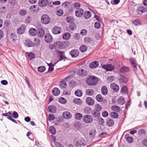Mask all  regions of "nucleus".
<instances>
[{
  "instance_id": "obj_1",
  "label": "nucleus",
  "mask_w": 147,
  "mask_h": 147,
  "mask_svg": "<svg viewBox=\"0 0 147 147\" xmlns=\"http://www.w3.org/2000/svg\"><path fill=\"white\" fill-rule=\"evenodd\" d=\"M98 81L97 78L94 76H90L86 80V83L89 85H95L97 84Z\"/></svg>"
},
{
  "instance_id": "obj_2",
  "label": "nucleus",
  "mask_w": 147,
  "mask_h": 147,
  "mask_svg": "<svg viewBox=\"0 0 147 147\" xmlns=\"http://www.w3.org/2000/svg\"><path fill=\"white\" fill-rule=\"evenodd\" d=\"M71 76H67L65 78L61 80L59 83V86L60 88L62 89H65L67 86V84L66 81H69L72 77Z\"/></svg>"
},
{
  "instance_id": "obj_3",
  "label": "nucleus",
  "mask_w": 147,
  "mask_h": 147,
  "mask_svg": "<svg viewBox=\"0 0 147 147\" xmlns=\"http://www.w3.org/2000/svg\"><path fill=\"white\" fill-rule=\"evenodd\" d=\"M82 119L85 123L87 124L92 123L93 120V117L92 116L88 115H85L83 116Z\"/></svg>"
},
{
  "instance_id": "obj_4",
  "label": "nucleus",
  "mask_w": 147,
  "mask_h": 147,
  "mask_svg": "<svg viewBox=\"0 0 147 147\" xmlns=\"http://www.w3.org/2000/svg\"><path fill=\"white\" fill-rule=\"evenodd\" d=\"M55 49H64L67 47V44L65 42L58 41L55 43Z\"/></svg>"
},
{
  "instance_id": "obj_5",
  "label": "nucleus",
  "mask_w": 147,
  "mask_h": 147,
  "mask_svg": "<svg viewBox=\"0 0 147 147\" xmlns=\"http://www.w3.org/2000/svg\"><path fill=\"white\" fill-rule=\"evenodd\" d=\"M41 22L43 24H47L50 22V18L48 16L45 14L42 15L41 18Z\"/></svg>"
},
{
  "instance_id": "obj_6",
  "label": "nucleus",
  "mask_w": 147,
  "mask_h": 147,
  "mask_svg": "<svg viewBox=\"0 0 147 147\" xmlns=\"http://www.w3.org/2000/svg\"><path fill=\"white\" fill-rule=\"evenodd\" d=\"M86 141L83 138H81L79 141L77 142L76 144V146L77 147H82L86 145Z\"/></svg>"
},
{
  "instance_id": "obj_7",
  "label": "nucleus",
  "mask_w": 147,
  "mask_h": 147,
  "mask_svg": "<svg viewBox=\"0 0 147 147\" xmlns=\"http://www.w3.org/2000/svg\"><path fill=\"white\" fill-rule=\"evenodd\" d=\"M102 67L107 71H112L115 69L114 66L111 64L103 65Z\"/></svg>"
},
{
  "instance_id": "obj_8",
  "label": "nucleus",
  "mask_w": 147,
  "mask_h": 147,
  "mask_svg": "<svg viewBox=\"0 0 147 147\" xmlns=\"http://www.w3.org/2000/svg\"><path fill=\"white\" fill-rule=\"evenodd\" d=\"M26 29V26L24 24H22L17 30V33L19 34H22L24 32Z\"/></svg>"
},
{
  "instance_id": "obj_9",
  "label": "nucleus",
  "mask_w": 147,
  "mask_h": 147,
  "mask_svg": "<svg viewBox=\"0 0 147 147\" xmlns=\"http://www.w3.org/2000/svg\"><path fill=\"white\" fill-rule=\"evenodd\" d=\"M136 11L139 15H141L143 13L147 12V8H145L143 7L140 6L136 9Z\"/></svg>"
},
{
  "instance_id": "obj_10",
  "label": "nucleus",
  "mask_w": 147,
  "mask_h": 147,
  "mask_svg": "<svg viewBox=\"0 0 147 147\" xmlns=\"http://www.w3.org/2000/svg\"><path fill=\"white\" fill-rule=\"evenodd\" d=\"M61 30V28L59 26H56L52 28V31L53 34H56L60 33Z\"/></svg>"
},
{
  "instance_id": "obj_11",
  "label": "nucleus",
  "mask_w": 147,
  "mask_h": 147,
  "mask_svg": "<svg viewBox=\"0 0 147 147\" xmlns=\"http://www.w3.org/2000/svg\"><path fill=\"white\" fill-rule=\"evenodd\" d=\"M77 74L79 76L84 77L87 74V71L83 69H79L77 71Z\"/></svg>"
},
{
  "instance_id": "obj_12",
  "label": "nucleus",
  "mask_w": 147,
  "mask_h": 147,
  "mask_svg": "<svg viewBox=\"0 0 147 147\" xmlns=\"http://www.w3.org/2000/svg\"><path fill=\"white\" fill-rule=\"evenodd\" d=\"M84 13V11L81 8H79L77 9L75 11L76 16L78 17H81Z\"/></svg>"
},
{
  "instance_id": "obj_13",
  "label": "nucleus",
  "mask_w": 147,
  "mask_h": 147,
  "mask_svg": "<svg viewBox=\"0 0 147 147\" xmlns=\"http://www.w3.org/2000/svg\"><path fill=\"white\" fill-rule=\"evenodd\" d=\"M64 118L66 119H69L72 118V115L68 111H65L62 114Z\"/></svg>"
},
{
  "instance_id": "obj_14",
  "label": "nucleus",
  "mask_w": 147,
  "mask_h": 147,
  "mask_svg": "<svg viewBox=\"0 0 147 147\" xmlns=\"http://www.w3.org/2000/svg\"><path fill=\"white\" fill-rule=\"evenodd\" d=\"M45 38L46 42L47 43L51 42L53 40L52 36L49 34H46Z\"/></svg>"
},
{
  "instance_id": "obj_15",
  "label": "nucleus",
  "mask_w": 147,
  "mask_h": 147,
  "mask_svg": "<svg viewBox=\"0 0 147 147\" xmlns=\"http://www.w3.org/2000/svg\"><path fill=\"white\" fill-rule=\"evenodd\" d=\"M70 54L72 57H76L79 55V51L76 49L72 50L70 51Z\"/></svg>"
},
{
  "instance_id": "obj_16",
  "label": "nucleus",
  "mask_w": 147,
  "mask_h": 147,
  "mask_svg": "<svg viewBox=\"0 0 147 147\" xmlns=\"http://www.w3.org/2000/svg\"><path fill=\"white\" fill-rule=\"evenodd\" d=\"M99 63L97 61H95L91 62L90 64L89 67L91 69H94L98 67Z\"/></svg>"
},
{
  "instance_id": "obj_17",
  "label": "nucleus",
  "mask_w": 147,
  "mask_h": 147,
  "mask_svg": "<svg viewBox=\"0 0 147 147\" xmlns=\"http://www.w3.org/2000/svg\"><path fill=\"white\" fill-rule=\"evenodd\" d=\"M110 87L115 92H117L119 90V86L115 83H111L110 85Z\"/></svg>"
},
{
  "instance_id": "obj_18",
  "label": "nucleus",
  "mask_w": 147,
  "mask_h": 147,
  "mask_svg": "<svg viewBox=\"0 0 147 147\" xmlns=\"http://www.w3.org/2000/svg\"><path fill=\"white\" fill-rule=\"evenodd\" d=\"M86 102L88 105L90 106L93 105L94 103V100L90 97H88L86 98Z\"/></svg>"
},
{
  "instance_id": "obj_19",
  "label": "nucleus",
  "mask_w": 147,
  "mask_h": 147,
  "mask_svg": "<svg viewBox=\"0 0 147 147\" xmlns=\"http://www.w3.org/2000/svg\"><path fill=\"white\" fill-rule=\"evenodd\" d=\"M29 11L32 13H37L38 11V9L37 6L32 5L29 7Z\"/></svg>"
},
{
  "instance_id": "obj_20",
  "label": "nucleus",
  "mask_w": 147,
  "mask_h": 147,
  "mask_svg": "<svg viewBox=\"0 0 147 147\" xmlns=\"http://www.w3.org/2000/svg\"><path fill=\"white\" fill-rule=\"evenodd\" d=\"M48 2V0H40L38 2V5L40 7H44L46 6Z\"/></svg>"
},
{
  "instance_id": "obj_21",
  "label": "nucleus",
  "mask_w": 147,
  "mask_h": 147,
  "mask_svg": "<svg viewBox=\"0 0 147 147\" xmlns=\"http://www.w3.org/2000/svg\"><path fill=\"white\" fill-rule=\"evenodd\" d=\"M57 54L58 56L60 58L59 61H61L63 59L66 58L65 55V52L63 51H57Z\"/></svg>"
},
{
  "instance_id": "obj_22",
  "label": "nucleus",
  "mask_w": 147,
  "mask_h": 147,
  "mask_svg": "<svg viewBox=\"0 0 147 147\" xmlns=\"http://www.w3.org/2000/svg\"><path fill=\"white\" fill-rule=\"evenodd\" d=\"M29 34L31 36H35L37 34V32L36 30L34 28H30L29 31Z\"/></svg>"
},
{
  "instance_id": "obj_23",
  "label": "nucleus",
  "mask_w": 147,
  "mask_h": 147,
  "mask_svg": "<svg viewBox=\"0 0 147 147\" xmlns=\"http://www.w3.org/2000/svg\"><path fill=\"white\" fill-rule=\"evenodd\" d=\"M91 113L92 116L95 118H98L100 115V112L94 110L92 111Z\"/></svg>"
},
{
  "instance_id": "obj_24",
  "label": "nucleus",
  "mask_w": 147,
  "mask_h": 147,
  "mask_svg": "<svg viewBox=\"0 0 147 147\" xmlns=\"http://www.w3.org/2000/svg\"><path fill=\"white\" fill-rule=\"evenodd\" d=\"M129 70V68L125 66L122 67L119 69V71L121 73L127 72Z\"/></svg>"
},
{
  "instance_id": "obj_25",
  "label": "nucleus",
  "mask_w": 147,
  "mask_h": 147,
  "mask_svg": "<svg viewBox=\"0 0 147 147\" xmlns=\"http://www.w3.org/2000/svg\"><path fill=\"white\" fill-rule=\"evenodd\" d=\"M45 31L42 28L39 29L38 33V36L40 37H42L44 36L45 35Z\"/></svg>"
},
{
  "instance_id": "obj_26",
  "label": "nucleus",
  "mask_w": 147,
  "mask_h": 147,
  "mask_svg": "<svg viewBox=\"0 0 147 147\" xmlns=\"http://www.w3.org/2000/svg\"><path fill=\"white\" fill-rule=\"evenodd\" d=\"M101 93L102 94L104 95H106L108 92V90L106 86H102L101 89Z\"/></svg>"
},
{
  "instance_id": "obj_27",
  "label": "nucleus",
  "mask_w": 147,
  "mask_h": 147,
  "mask_svg": "<svg viewBox=\"0 0 147 147\" xmlns=\"http://www.w3.org/2000/svg\"><path fill=\"white\" fill-rule=\"evenodd\" d=\"M117 102L118 104L122 105L125 103V100L123 97L121 96L118 99Z\"/></svg>"
},
{
  "instance_id": "obj_28",
  "label": "nucleus",
  "mask_w": 147,
  "mask_h": 147,
  "mask_svg": "<svg viewBox=\"0 0 147 147\" xmlns=\"http://www.w3.org/2000/svg\"><path fill=\"white\" fill-rule=\"evenodd\" d=\"M53 94L55 96H57L59 95L60 93V91L59 89L56 88H53L52 90Z\"/></svg>"
},
{
  "instance_id": "obj_29",
  "label": "nucleus",
  "mask_w": 147,
  "mask_h": 147,
  "mask_svg": "<svg viewBox=\"0 0 147 147\" xmlns=\"http://www.w3.org/2000/svg\"><path fill=\"white\" fill-rule=\"evenodd\" d=\"M48 110L49 112L55 113L57 109L55 106L53 105L49 107Z\"/></svg>"
},
{
  "instance_id": "obj_30",
  "label": "nucleus",
  "mask_w": 147,
  "mask_h": 147,
  "mask_svg": "<svg viewBox=\"0 0 147 147\" xmlns=\"http://www.w3.org/2000/svg\"><path fill=\"white\" fill-rule=\"evenodd\" d=\"M74 118L78 120H80L82 117V115L80 113H76L74 115Z\"/></svg>"
},
{
  "instance_id": "obj_31",
  "label": "nucleus",
  "mask_w": 147,
  "mask_h": 147,
  "mask_svg": "<svg viewBox=\"0 0 147 147\" xmlns=\"http://www.w3.org/2000/svg\"><path fill=\"white\" fill-rule=\"evenodd\" d=\"M112 110L114 111L119 112L120 111V107L116 105H114L111 107Z\"/></svg>"
},
{
  "instance_id": "obj_32",
  "label": "nucleus",
  "mask_w": 147,
  "mask_h": 147,
  "mask_svg": "<svg viewBox=\"0 0 147 147\" xmlns=\"http://www.w3.org/2000/svg\"><path fill=\"white\" fill-rule=\"evenodd\" d=\"M92 16L91 13L89 11H86L84 13V17L86 19H88L90 18Z\"/></svg>"
},
{
  "instance_id": "obj_33",
  "label": "nucleus",
  "mask_w": 147,
  "mask_h": 147,
  "mask_svg": "<svg viewBox=\"0 0 147 147\" xmlns=\"http://www.w3.org/2000/svg\"><path fill=\"white\" fill-rule=\"evenodd\" d=\"M84 111L85 114H90L92 112L91 109L88 107H86L84 108Z\"/></svg>"
},
{
  "instance_id": "obj_34",
  "label": "nucleus",
  "mask_w": 147,
  "mask_h": 147,
  "mask_svg": "<svg viewBox=\"0 0 147 147\" xmlns=\"http://www.w3.org/2000/svg\"><path fill=\"white\" fill-rule=\"evenodd\" d=\"M114 123V121L113 120L111 119H108L107 120V125L111 127L113 125Z\"/></svg>"
},
{
  "instance_id": "obj_35",
  "label": "nucleus",
  "mask_w": 147,
  "mask_h": 147,
  "mask_svg": "<svg viewBox=\"0 0 147 147\" xmlns=\"http://www.w3.org/2000/svg\"><path fill=\"white\" fill-rule=\"evenodd\" d=\"M125 138L126 139L127 142L129 143H132L133 140V139L132 137L129 136V134H126L125 136Z\"/></svg>"
},
{
  "instance_id": "obj_36",
  "label": "nucleus",
  "mask_w": 147,
  "mask_h": 147,
  "mask_svg": "<svg viewBox=\"0 0 147 147\" xmlns=\"http://www.w3.org/2000/svg\"><path fill=\"white\" fill-rule=\"evenodd\" d=\"M129 61L130 63L132 65L134 68V70H136L137 68L136 67L137 64L136 63L134 62L133 59L132 58H130Z\"/></svg>"
},
{
  "instance_id": "obj_37",
  "label": "nucleus",
  "mask_w": 147,
  "mask_h": 147,
  "mask_svg": "<svg viewBox=\"0 0 147 147\" xmlns=\"http://www.w3.org/2000/svg\"><path fill=\"white\" fill-rule=\"evenodd\" d=\"M94 90L92 89H88L86 91V94L89 96L92 95L94 94Z\"/></svg>"
},
{
  "instance_id": "obj_38",
  "label": "nucleus",
  "mask_w": 147,
  "mask_h": 147,
  "mask_svg": "<svg viewBox=\"0 0 147 147\" xmlns=\"http://www.w3.org/2000/svg\"><path fill=\"white\" fill-rule=\"evenodd\" d=\"M26 55L28 57V59L30 60L34 58V55L32 53H28L26 52Z\"/></svg>"
},
{
  "instance_id": "obj_39",
  "label": "nucleus",
  "mask_w": 147,
  "mask_h": 147,
  "mask_svg": "<svg viewBox=\"0 0 147 147\" xmlns=\"http://www.w3.org/2000/svg\"><path fill=\"white\" fill-rule=\"evenodd\" d=\"M71 34L69 33H65L63 36V38L64 39L67 40L70 38Z\"/></svg>"
},
{
  "instance_id": "obj_40",
  "label": "nucleus",
  "mask_w": 147,
  "mask_h": 147,
  "mask_svg": "<svg viewBox=\"0 0 147 147\" xmlns=\"http://www.w3.org/2000/svg\"><path fill=\"white\" fill-rule=\"evenodd\" d=\"M87 47L85 45H82L81 46L80 48V50L82 52H86L87 50Z\"/></svg>"
},
{
  "instance_id": "obj_41",
  "label": "nucleus",
  "mask_w": 147,
  "mask_h": 147,
  "mask_svg": "<svg viewBox=\"0 0 147 147\" xmlns=\"http://www.w3.org/2000/svg\"><path fill=\"white\" fill-rule=\"evenodd\" d=\"M96 100L99 102H101L103 100V98L102 97V95L100 94H98L96 97Z\"/></svg>"
},
{
  "instance_id": "obj_42",
  "label": "nucleus",
  "mask_w": 147,
  "mask_h": 147,
  "mask_svg": "<svg viewBox=\"0 0 147 147\" xmlns=\"http://www.w3.org/2000/svg\"><path fill=\"white\" fill-rule=\"evenodd\" d=\"M119 80L122 83H126L127 81V79L125 76L120 75V78L119 79Z\"/></svg>"
},
{
  "instance_id": "obj_43",
  "label": "nucleus",
  "mask_w": 147,
  "mask_h": 147,
  "mask_svg": "<svg viewBox=\"0 0 147 147\" xmlns=\"http://www.w3.org/2000/svg\"><path fill=\"white\" fill-rule=\"evenodd\" d=\"M73 102L75 104L80 105L82 103V100L80 98H75L73 99Z\"/></svg>"
},
{
  "instance_id": "obj_44",
  "label": "nucleus",
  "mask_w": 147,
  "mask_h": 147,
  "mask_svg": "<svg viewBox=\"0 0 147 147\" xmlns=\"http://www.w3.org/2000/svg\"><path fill=\"white\" fill-rule=\"evenodd\" d=\"M16 3V1L15 0H9L8 5L10 7H12Z\"/></svg>"
},
{
  "instance_id": "obj_45",
  "label": "nucleus",
  "mask_w": 147,
  "mask_h": 147,
  "mask_svg": "<svg viewBox=\"0 0 147 147\" xmlns=\"http://www.w3.org/2000/svg\"><path fill=\"white\" fill-rule=\"evenodd\" d=\"M26 44L27 47H30L33 46V43L29 39H27L26 40Z\"/></svg>"
},
{
  "instance_id": "obj_46",
  "label": "nucleus",
  "mask_w": 147,
  "mask_h": 147,
  "mask_svg": "<svg viewBox=\"0 0 147 147\" xmlns=\"http://www.w3.org/2000/svg\"><path fill=\"white\" fill-rule=\"evenodd\" d=\"M50 132L53 134H55L56 132V129L53 126H51L49 128Z\"/></svg>"
},
{
  "instance_id": "obj_47",
  "label": "nucleus",
  "mask_w": 147,
  "mask_h": 147,
  "mask_svg": "<svg viewBox=\"0 0 147 147\" xmlns=\"http://www.w3.org/2000/svg\"><path fill=\"white\" fill-rule=\"evenodd\" d=\"M75 94L78 97L81 96L82 94V92L80 90H76L75 92Z\"/></svg>"
},
{
  "instance_id": "obj_48",
  "label": "nucleus",
  "mask_w": 147,
  "mask_h": 147,
  "mask_svg": "<svg viewBox=\"0 0 147 147\" xmlns=\"http://www.w3.org/2000/svg\"><path fill=\"white\" fill-rule=\"evenodd\" d=\"M133 24L135 26H139L141 24V22L140 20L138 19L134 20L133 22Z\"/></svg>"
},
{
  "instance_id": "obj_49",
  "label": "nucleus",
  "mask_w": 147,
  "mask_h": 147,
  "mask_svg": "<svg viewBox=\"0 0 147 147\" xmlns=\"http://www.w3.org/2000/svg\"><path fill=\"white\" fill-rule=\"evenodd\" d=\"M46 69L45 67L44 66H41L38 67V70L40 72H43Z\"/></svg>"
},
{
  "instance_id": "obj_50",
  "label": "nucleus",
  "mask_w": 147,
  "mask_h": 147,
  "mask_svg": "<svg viewBox=\"0 0 147 147\" xmlns=\"http://www.w3.org/2000/svg\"><path fill=\"white\" fill-rule=\"evenodd\" d=\"M58 100L59 102L63 104H65L67 102L66 100L62 97L59 98Z\"/></svg>"
},
{
  "instance_id": "obj_51",
  "label": "nucleus",
  "mask_w": 147,
  "mask_h": 147,
  "mask_svg": "<svg viewBox=\"0 0 147 147\" xmlns=\"http://www.w3.org/2000/svg\"><path fill=\"white\" fill-rule=\"evenodd\" d=\"M95 110L97 111H98L99 112L102 109V107L100 105L98 104H96L95 105Z\"/></svg>"
},
{
  "instance_id": "obj_52",
  "label": "nucleus",
  "mask_w": 147,
  "mask_h": 147,
  "mask_svg": "<svg viewBox=\"0 0 147 147\" xmlns=\"http://www.w3.org/2000/svg\"><path fill=\"white\" fill-rule=\"evenodd\" d=\"M111 117L115 119L117 118L118 117V114L115 112H112L111 113Z\"/></svg>"
},
{
  "instance_id": "obj_53",
  "label": "nucleus",
  "mask_w": 147,
  "mask_h": 147,
  "mask_svg": "<svg viewBox=\"0 0 147 147\" xmlns=\"http://www.w3.org/2000/svg\"><path fill=\"white\" fill-rule=\"evenodd\" d=\"M121 92L122 93H126L127 92V87L125 86H123L121 89Z\"/></svg>"
},
{
  "instance_id": "obj_54",
  "label": "nucleus",
  "mask_w": 147,
  "mask_h": 147,
  "mask_svg": "<svg viewBox=\"0 0 147 147\" xmlns=\"http://www.w3.org/2000/svg\"><path fill=\"white\" fill-rule=\"evenodd\" d=\"M10 38L12 41H14L16 39L17 36L15 33H12L11 34Z\"/></svg>"
},
{
  "instance_id": "obj_55",
  "label": "nucleus",
  "mask_w": 147,
  "mask_h": 147,
  "mask_svg": "<svg viewBox=\"0 0 147 147\" xmlns=\"http://www.w3.org/2000/svg\"><path fill=\"white\" fill-rule=\"evenodd\" d=\"M26 13V10L24 9H21L19 11V13L21 16H24L25 15Z\"/></svg>"
},
{
  "instance_id": "obj_56",
  "label": "nucleus",
  "mask_w": 147,
  "mask_h": 147,
  "mask_svg": "<svg viewBox=\"0 0 147 147\" xmlns=\"http://www.w3.org/2000/svg\"><path fill=\"white\" fill-rule=\"evenodd\" d=\"M66 20L67 22L70 24L72 23L73 21V18L69 16L67 17Z\"/></svg>"
},
{
  "instance_id": "obj_57",
  "label": "nucleus",
  "mask_w": 147,
  "mask_h": 147,
  "mask_svg": "<svg viewBox=\"0 0 147 147\" xmlns=\"http://www.w3.org/2000/svg\"><path fill=\"white\" fill-rule=\"evenodd\" d=\"M56 14L57 16H61L63 14V11L62 10L59 9L57 11Z\"/></svg>"
},
{
  "instance_id": "obj_58",
  "label": "nucleus",
  "mask_w": 147,
  "mask_h": 147,
  "mask_svg": "<svg viewBox=\"0 0 147 147\" xmlns=\"http://www.w3.org/2000/svg\"><path fill=\"white\" fill-rule=\"evenodd\" d=\"M69 28L71 30H74L76 28V26L75 24L72 23L70 24Z\"/></svg>"
},
{
  "instance_id": "obj_59",
  "label": "nucleus",
  "mask_w": 147,
  "mask_h": 147,
  "mask_svg": "<svg viewBox=\"0 0 147 147\" xmlns=\"http://www.w3.org/2000/svg\"><path fill=\"white\" fill-rule=\"evenodd\" d=\"M55 118L54 115L52 114H50L49 116V119L50 121L53 120Z\"/></svg>"
},
{
  "instance_id": "obj_60",
  "label": "nucleus",
  "mask_w": 147,
  "mask_h": 147,
  "mask_svg": "<svg viewBox=\"0 0 147 147\" xmlns=\"http://www.w3.org/2000/svg\"><path fill=\"white\" fill-rule=\"evenodd\" d=\"M31 18L29 16H28L26 18L25 20V23L27 24L30 23L31 20Z\"/></svg>"
},
{
  "instance_id": "obj_61",
  "label": "nucleus",
  "mask_w": 147,
  "mask_h": 147,
  "mask_svg": "<svg viewBox=\"0 0 147 147\" xmlns=\"http://www.w3.org/2000/svg\"><path fill=\"white\" fill-rule=\"evenodd\" d=\"M34 42L36 45H38L40 44V40L38 38H36L34 39Z\"/></svg>"
},
{
  "instance_id": "obj_62",
  "label": "nucleus",
  "mask_w": 147,
  "mask_h": 147,
  "mask_svg": "<svg viewBox=\"0 0 147 147\" xmlns=\"http://www.w3.org/2000/svg\"><path fill=\"white\" fill-rule=\"evenodd\" d=\"M94 26L96 28H99L100 27V23L98 22H96L94 24Z\"/></svg>"
},
{
  "instance_id": "obj_63",
  "label": "nucleus",
  "mask_w": 147,
  "mask_h": 147,
  "mask_svg": "<svg viewBox=\"0 0 147 147\" xmlns=\"http://www.w3.org/2000/svg\"><path fill=\"white\" fill-rule=\"evenodd\" d=\"M98 122L100 125H103L105 123L104 120L102 118L100 117L98 119Z\"/></svg>"
},
{
  "instance_id": "obj_64",
  "label": "nucleus",
  "mask_w": 147,
  "mask_h": 147,
  "mask_svg": "<svg viewBox=\"0 0 147 147\" xmlns=\"http://www.w3.org/2000/svg\"><path fill=\"white\" fill-rule=\"evenodd\" d=\"M87 32L86 30L83 29L81 30L80 34L83 36H84L87 34Z\"/></svg>"
}]
</instances>
